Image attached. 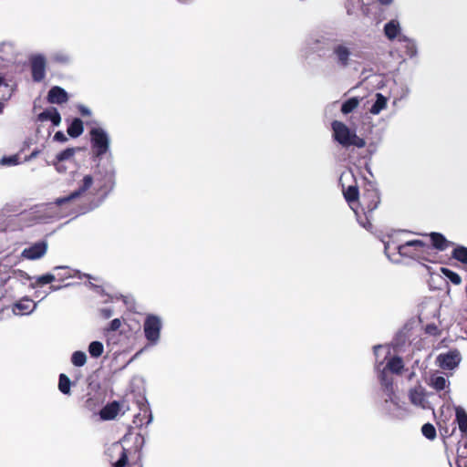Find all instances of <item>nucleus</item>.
<instances>
[{"mask_svg": "<svg viewBox=\"0 0 467 467\" xmlns=\"http://www.w3.org/2000/svg\"><path fill=\"white\" fill-rule=\"evenodd\" d=\"M61 287H62V286H55V285H51L50 289H51L52 291H57V290H59Z\"/></svg>", "mask_w": 467, "mask_h": 467, "instance_id": "55", "label": "nucleus"}, {"mask_svg": "<svg viewBox=\"0 0 467 467\" xmlns=\"http://www.w3.org/2000/svg\"><path fill=\"white\" fill-rule=\"evenodd\" d=\"M112 450L119 451L120 457L114 463V467H125L128 462V455L125 448H123L119 442L112 444Z\"/></svg>", "mask_w": 467, "mask_h": 467, "instance_id": "31", "label": "nucleus"}, {"mask_svg": "<svg viewBox=\"0 0 467 467\" xmlns=\"http://www.w3.org/2000/svg\"><path fill=\"white\" fill-rule=\"evenodd\" d=\"M7 268V265H5V264H0V272H2L3 270H5Z\"/></svg>", "mask_w": 467, "mask_h": 467, "instance_id": "54", "label": "nucleus"}, {"mask_svg": "<svg viewBox=\"0 0 467 467\" xmlns=\"http://www.w3.org/2000/svg\"><path fill=\"white\" fill-rule=\"evenodd\" d=\"M83 130V121L78 118L74 119L67 127V134L72 138L79 137Z\"/></svg>", "mask_w": 467, "mask_h": 467, "instance_id": "27", "label": "nucleus"}, {"mask_svg": "<svg viewBox=\"0 0 467 467\" xmlns=\"http://www.w3.org/2000/svg\"><path fill=\"white\" fill-rule=\"evenodd\" d=\"M4 298L15 299L26 291V284L31 277L22 270H10L7 277H0Z\"/></svg>", "mask_w": 467, "mask_h": 467, "instance_id": "5", "label": "nucleus"}, {"mask_svg": "<svg viewBox=\"0 0 467 467\" xmlns=\"http://www.w3.org/2000/svg\"><path fill=\"white\" fill-rule=\"evenodd\" d=\"M119 411V404L113 401L106 405L99 412L100 418L105 420H113Z\"/></svg>", "mask_w": 467, "mask_h": 467, "instance_id": "22", "label": "nucleus"}, {"mask_svg": "<svg viewBox=\"0 0 467 467\" xmlns=\"http://www.w3.org/2000/svg\"><path fill=\"white\" fill-rule=\"evenodd\" d=\"M452 256L462 262V264L467 265V248L464 246H458L453 250Z\"/></svg>", "mask_w": 467, "mask_h": 467, "instance_id": "36", "label": "nucleus"}, {"mask_svg": "<svg viewBox=\"0 0 467 467\" xmlns=\"http://www.w3.org/2000/svg\"><path fill=\"white\" fill-rule=\"evenodd\" d=\"M75 152H76V150L74 148H67V149L62 150L61 152H59L57 155L56 160L58 162H62L64 161L70 160L74 156Z\"/></svg>", "mask_w": 467, "mask_h": 467, "instance_id": "39", "label": "nucleus"}, {"mask_svg": "<svg viewBox=\"0 0 467 467\" xmlns=\"http://www.w3.org/2000/svg\"><path fill=\"white\" fill-rule=\"evenodd\" d=\"M71 362L76 367H83L87 362V355L83 351H75L71 357Z\"/></svg>", "mask_w": 467, "mask_h": 467, "instance_id": "34", "label": "nucleus"}, {"mask_svg": "<svg viewBox=\"0 0 467 467\" xmlns=\"http://www.w3.org/2000/svg\"><path fill=\"white\" fill-rule=\"evenodd\" d=\"M162 321L160 317L148 315L144 320L143 332L150 345H157L161 337Z\"/></svg>", "mask_w": 467, "mask_h": 467, "instance_id": "8", "label": "nucleus"}, {"mask_svg": "<svg viewBox=\"0 0 467 467\" xmlns=\"http://www.w3.org/2000/svg\"><path fill=\"white\" fill-rule=\"evenodd\" d=\"M36 303H34L31 299L24 297L14 305L13 313L16 315H27L32 313L36 308Z\"/></svg>", "mask_w": 467, "mask_h": 467, "instance_id": "15", "label": "nucleus"}, {"mask_svg": "<svg viewBox=\"0 0 467 467\" xmlns=\"http://www.w3.org/2000/svg\"><path fill=\"white\" fill-rule=\"evenodd\" d=\"M404 367L403 361L400 357H393L390 358L387 364L382 368V369L379 368V379L381 382V375L382 373L386 372V375L388 377H391L389 375V372L393 374H400Z\"/></svg>", "mask_w": 467, "mask_h": 467, "instance_id": "14", "label": "nucleus"}, {"mask_svg": "<svg viewBox=\"0 0 467 467\" xmlns=\"http://www.w3.org/2000/svg\"><path fill=\"white\" fill-rule=\"evenodd\" d=\"M13 53V46L10 43H0V58L8 60V56Z\"/></svg>", "mask_w": 467, "mask_h": 467, "instance_id": "40", "label": "nucleus"}, {"mask_svg": "<svg viewBox=\"0 0 467 467\" xmlns=\"http://www.w3.org/2000/svg\"><path fill=\"white\" fill-rule=\"evenodd\" d=\"M50 60L53 63L67 65L71 62V57L67 51L57 50L51 53Z\"/></svg>", "mask_w": 467, "mask_h": 467, "instance_id": "28", "label": "nucleus"}, {"mask_svg": "<svg viewBox=\"0 0 467 467\" xmlns=\"http://www.w3.org/2000/svg\"><path fill=\"white\" fill-rule=\"evenodd\" d=\"M422 435L428 440H434L436 438V430L431 423H425L421 427Z\"/></svg>", "mask_w": 467, "mask_h": 467, "instance_id": "38", "label": "nucleus"}, {"mask_svg": "<svg viewBox=\"0 0 467 467\" xmlns=\"http://www.w3.org/2000/svg\"><path fill=\"white\" fill-rule=\"evenodd\" d=\"M78 109L82 116H90L91 115V110L84 105H78Z\"/></svg>", "mask_w": 467, "mask_h": 467, "instance_id": "46", "label": "nucleus"}, {"mask_svg": "<svg viewBox=\"0 0 467 467\" xmlns=\"http://www.w3.org/2000/svg\"><path fill=\"white\" fill-rule=\"evenodd\" d=\"M401 43H404V50L406 55L410 58L416 57L418 56V47L414 39L406 36H400Z\"/></svg>", "mask_w": 467, "mask_h": 467, "instance_id": "23", "label": "nucleus"}, {"mask_svg": "<svg viewBox=\"0 0 467 467\" xmlns=\"http://www.w3.org/2000/svg\"><path fill=\"white\" fill-rule=\"evenodd\" d=\"M441 272L444 275V276L452 284L458 285L462 283V278L457 273L448 268H441Z\"/></svg>", "mask_w": 467, "mask_h": 467, "instance_id": "37", "label": "nucleus"}, {"mask_svg": "<svg viewBox=\"0 0 467 467\" xmlns=\"http://www.w3.org/2000/svg\"><path fill=\"white\" fill-rule=\"evenodd\" d=\"M381 5H390L393 0H378Z\"/></svg>", "mask_w": 467, "mask_h": 467, "instance_id": "50", "label": "nucleus"}, {"mask_svg": "<svg viewBox=\"0 0 467 467\" xmlns=\"http://www.w3.org/2000/svg\"><path fill=\"white\" fill-rule=\"evenodd\" d=\"M364 53L358 45L348 39L335 40L331 46V57L340 68H347L357 59L363 58Z\"/></svg>", "mask_w": 467, "mask_h": 467, "instance_id": "4", "label": "nucleus"}, {"mask_svg": "<svg viewBox=\"0 0 467 467\" xmlns=\"http://www.w3.org/2000/svg\"><path fill=\"white\" fill-rule=\"evenodd\" d=\"M56 170L58 172H64L66 171V167L61 162H55Z\"/></svg>", "mask_w": 467, "mask_h": 467, "instance_id": "49", "label": "nucleus"}, {"mask_svg": "<svg viewBox=\"0 0 467 467\" xmlns=\"http://www.w3.org/2000/svg\"><path fill=\"white\" fill-rule=\"evenodd\" d=\"M5 109V102L0 101V114L4 111Z\"/></svg>", "mask_w": 467, "mask_h": 467, "instance_id": "53", "label": "nucleus"}, {"mask_svg": "<svg viewBox=\"0 0 467 467\" xmlns=\"http://www.w3.org/2000/svg\"><path fill=\"white\" fill-rule=\"evenodd\" d=\"M379 410L385 417L393 420H403L410 415L406 402L401 400L393 385V378L386 372L381 375Z\"/></svg>", "mask_w": 467, "mask_h": 467, "instance_id": "3", "label": "nucleus"}, {"mask_svg": "<svg viewBox=\"0 0 467 467\" xmlns=\"http://www.w3.org/2000/svg\"><path fill=\"white\" fill-rule=\"evenodd\" d=\"M361 99L353 97L343 102L341 106V112L345 115L354 111L359 105Z\"/></svg>", "mask_w": 467, "mask_h": 467, "instance_id": "30", "label": "nucleus"}, {"mask_svg": "<svg viewBox=\"0 0 467 467\" xmlns=\"http://www.w3.org/2000/svg\"><path fill=\"white\" fill-rule=\"evenodd\" d=\"M344 197H345L346 201L349 203V206L351 207V209L353 211L357 210L353 206V203L355 202H357L358 199V188L356 186H348L344 191Z\"/></svg>", "mask_w": 467, "mask_h": 467, "instance_id": "29", "label": "nucleus"}, {"mask_svg": "<svg viewBox=\"0 0 467 467\" xmlns=\"http://www.w3.org/2000/svg\"><path fill=\"white\" fill-rule=\"evenodd\" d=\"M73 276H78V278H82L83 276H85V277H87L88 279L96 280V278L92 277L90 275H88V274L81 275L80 272H78V271H75L74 275H72L70 273L62 274V275H58V279L59 280H64V279H67V278H70V277H73Z\"/></svg>", "mask_w": 467, "mask_h": 467, "instance_id": "43", "label": "nucleus"}, {"mask_svg": "<svg viewBox=\"0 0 467 467\" xmlns=\"http://www.w3.org/2000/svg\"><path fill=\"white\" fill-rule=\"evenodd\" d=\"M56 279V275L53 274H46L43 275H39L36 277L37 285H43L46 284H49Z\"/></svg>", "mask_w": 467, "mask_h": 467, "instance_id": "42", "label": "nucleus"}, {"mask_svg": "<svg viewBox=\"0 0 467 467\" xmlns=\"http://www.w3.org/2000/svg\"><path fill=\"white\" fill-rule=\"evenodd\" d=\"M410 232L399 230L391 233L384 241V252L388 258L400 263V257L422 261H432V248L428 243L420 239H409Z\"/></svg>", "mask_w": 467, "mask_h": 467, "instance_id": "2", "label": "nucleus"}, {"mask_svg": "<svg viewBox=\"0 0 467 467\" xmlns=\"http://www.w3.org/2000/svg\"><path fill=\"white\" fill-rule=\"evenodd\" d=\"M40 121H51L54 126H58L61 122V117L57 109L51 108L44 110L38 115Z\"/></svg>", "mask_w": 467, "mask_h": 467, "instance_id": "20", "label": "nucleus"}, {"mask_svg": "<svg viewBox=\"0 0 467 467\" xmlns=\"http://www.w3.org/2000/svg\"><path fill=\"white\" fill-rule=\"evenodd\" d=\"M76 183L77 187L72 192L41 207V214L38 215L40 222L85 213L86 210L81 208L85 201L99 192H108L113 189L115 170L110 165L103 173L99 171L95 175L78 174Z\"/></svg>", "mask_w": 467, "mask_h": 467, "instance_id": "1", "label": "nucleus"}, {"mask_svg": "<svg viewBox=\"0 0 467 467\" xmlns=\"http://www.w3.org/2000/svg\"><path fill=\"white\" fill-rule=\"evenodd\" d=\"M12 96V90L11 89H8V94L6 97L4 98V100L6 101L8 100Z\"/></svg>", "mask_w": 467, "mask_h": 467, "instance_id": "52", "label": "nucleus"}, {"mask_svg": "<svg viewBox=\"0 0 467 467\" xmlns=\"http://www.w3.org/2000/svg\"><path fill=\"white\" fill-rule=\"evenodd\" d=\"M462 360V355L458 349H451L441 353L437 358V365L442 369L452 370L457 368Z\"/></svg>", "mask_w": 467, "mask_h": 467, "instance_id": "9", "label": "nucleus"}, {"mask_svg": "<svg viewBox=\"0 0 467 467\" xmlns=\"http://www.w3.org/2000/svg\"><path fill=\"white\" fill-rule=\"evenodd\" d=\"M356 216H357V220L358 222V223L365 229H367L368 231H371L372 228H373V225L370 222V214L372 213H368L367 211H364V213H365V219H363L358 213L357 210L354 211Z\"/></svg>", "mask_w": 467, "mask_h": 467, "instance_id": "32", "label": "nucleus"}, {"mask_svg": "<svg viewBox=\"0 0 467 467\" xmlns=\"http://www.w3.org/2000/svg\"><path fill=\"white\" fill-rule=\"evenodd\" d=\"M379 202L380 197L378 190L369 189L362 194L360 205L362 206L363 211L373 213V211L378 208Z\"/></svg>", "mask_w": 467, "mask_h": 467, "instance_id": "11", "label": "nucleus"}, {"mask_svg": "<svg viewBox=\"0 0 467 467\" xmlns=\"http://www.w3.org/2000/svg\"><path fill=\"white\" fill-rule=\"evenodd\" d=\"M430 386L437 391L444 390L449 387L447 379L439 374H433L430 378Z\"/></svg>", "mask_w": 467, "mask_h": 467, "instance_id": "25", "label": "nucleus"}, {"mask_svg": "<svg viewBox=\"0 0 467 467\" xmlns=\"http://www.w3.org/2000/svg\"><path fill=\"white\" fill-rule=\"evenodd\" d=\"M47 251V243L41 241L33 244L22 251V257L27 260H37L42 258Z\"/></svg>", "mask_w": 467, "mask_h": 467, "instance_id": "12", "label": "nucleus"}, {"mask_svg": "<svg viewBox=\"0 0 467 467\" xmlns=\"http://www.w3.org/2000/svg\"><path fill=\"white\" fill-rule=\"evenodd\" d=\"M4 86L5 88H8V86L6 84H5L4 82V78L0 76V88Z\"/></svg>", "mask_w": 467, "mask_h": 467, "instance_id": "51", "label": "nucleus"}, {"mask_svg": "<svg viewBox=\"0 0 467 467\" xmlns=\"http://www.w3.org/2000/svg\"><path fill=\"white\" fill-rule=\"evenodd\" d=\"M333 138L343 147L355 146L363 148L366 145L365 140L359 138L354 130H351L345 123L334 120L331 124Z\"/></svg>", "mask_w": 467, "mask_h": 467, "instance_id": "7", "label": "nucleus"}, {"mask_svg": "<svg viewBox=\"0 0 467 467\" xmlns=\"http://www.w3.org/2000/svg\"><path fill=\"white\" fill-rule=\"evenodd\" d=\"M375 101L372 104L369 112L372 115H379L383 109L387 108L388 99L381 93L375 94Z\"/></svg>", "mask_w": 467, "mask_h": 467, "instance_id": "24", "label": "nucleus"}, {"mask_svg": "<svg viewBox=\"0 0 467 467\" xmlns=\"http://www.w3.org/2000/svg\"><path fill=\"white\" fill-rule=\"evenodd\" d=\"M376 357V368L379 370L383 361L390 355V348L385 345H377L373 348Z\"/></svg>", "mask_w": 467, "mask_h": 467, "instance_id": "21", "label": "nucleus"}, {"mask_svg": "<svg viewBox=\"0 0 467 467\" xmlns=\"http://www.w3.org/2000/svg\"><path fill=\"white\" fill-rule=\"evenodd\" d=\"M70 379L65 374H60L58 381V389L63 394L70 393Z\"/></svg>", "mask_w": 467, "mask_h": 467, "instance_id": "35", "label": "nucleus"}, {"mask_svg": "<svg viewBox=\"0 0 467 467\" xmlns=\"http://www.w3.org/2000/svg\"><path fill=\"white\" fill-rule=\"evenodd\" d=\"M54 140L58 142H66L67 138L62 131H57L54 135Z\"/></svg>", "mask_w": 467, "mask_h": 467, "instance_id": "45", "label": "nucleus"}, {"mask_svg": "<svg viewBox=\"0 0 467 467\" xmlns=\"http://www.w3.org/2000/svg\"><path fill=\"white\" fill-rule=\"evenodd\" d=\"M431 241V248H435L440 251L446 250L449 246H451L452 244L448 241L441 234L439 233H431L430 234ZM434 255V253L432 252V256Z\"/></svg>", "mask_w": 467, "mask_h": 467, "instance_id": "18", "label": "nucleus"}, {"mask_svg": "<svg viewBox=\"0 0 467 467\" xmlns=\"http://www.w3.org/2000/svg\"><path fill=\"white\" fill-rule=\"evenodd\" d=\"M100 313L104 318H109L113 315V310L111 308L105 307L100 310Z\"/></svg>", "mask_w": 467, "mask_h": 467, "instance_id": "47", "label": "nucleus"}, {"mask_svg": "<svg viewBox=\"0 0 467 467\" xmlns=\"http://www.w3.org/2000/svg\"><path fill=\"white\" fill-rule=\"evenodd\" d=\"M456 421L462 434L467 433V412L460 406L455 407Z\"/></svg>", "mask_w": 467, "mask_h": 467, "instance_id": "26", "label": "nucleus"}, {"mask_svg": "<svg viewBox=\"0 0 467 467\" xmlns=\"http://www.w3.org/2000/svg\"><path fill=\"white\" fill-rule=\"evenodd\" d=\"M89 127L90 145L93 154L98 158L110 153V136L96 120L86 122Z\"/></svg>", "mask_w": 467, "mask_h": 467, "instance_id": "6", "label": "nucleus"}, {"mask_svg": "<svg viewBox=\"0 0 467 467\" xmlns=\"http://www.w3.org/2000/svg\"><path fill=\"white\" fill-rule=\"evenodd\" d=\"M409 92H410V89H409L408 88H406L404 89L403 96H402L401 98H403V97L407 96V95L409 94Z\"/></svg>", "mask_w": 467, "mask_h": 467, "instance_id": "56", "label": "nucleus"}, {"mask_svg": "<svg viewBox=\"0 0 467 467\" xmlns=\"http://www.w3.org/2000/svg\"><path fill=\"white\" fill-rule=\"evenodd\" d=\"M103 344L99 341H92L88 346V352L93 358L100 357L103 353Z\"/></svg>", "mask_w": 467, "mask_h": 467, "instance_id": "33", "label": "nucleus"}, {"mask_svg": "<svg viewBox=\"0 0 467 467\" xmlns=\"http://www.w3.org/2000/svg\"><path fill=\"white\" fill-rule=\"evenodd\" d=\"M65 268H66L65 266H56V267L54 268V270L56 271V270L65 269Z\"/></svg>", "mask_w": 467, "mask_h": 467, "instance_id": "57", "label": "nucleus"}, {"mask_svg": "<svg viewBox=\"0 0 467 467\" xmlns=\"http://www.w3.org/2000/svg\"><path fill=\"white\" fill-rule=\"evenodd\" d=\"M47 99L52 104H62L68 100V96L64 88L55 86L48 91Z\"/></svg>", "mask_w": 467, "mask_h": 467, "instance_id": "16", "label": "nucleus"}, {"mask_svg": "<svg viewBox=\"0 0 467 467\" xmlns=\"http://www.w3.org/2000/svg\"><path fill=\"white\" fill-rule=\"evenodd\" d=\"M39 153H40V151L38 150H33L31 152V154L26 158V161H30V160H33V159L36 158Z\"/></svg>", "mask_w": 467, "mask_h": 467, "instance_id": "48", "label": "nucleus"}, {"mask_svg": "<svg viewBox=\"0 0 467 467\" xmlns=\"http://www.w3.org/2000/svg\"><path fill=\"white\" fill-rule=\"evenodd\" d=\"M409 399L413 405L422 409H425L428 403L421 387L410 389Z\"/></svg>", "mask_w": 467, "mask_h": 467, "instance_id": "17", "label": "nucleus"}, {"mask_svg": "<svg viewBox=\"0 0 467 467\" xmlns=\"http://www.w3.org/2000/svg\"><path fill=\"white\" fill-rule=\"evenodd\" d=\"M383 31L385 36L390 41L398 39V41L400 42V36H406L405 35L402 34V28L398 19H391L390 21L386 23Z\"/></svg>", "mask_w": 467, "mask_h": 467, "instance_id": "13", "label": "nucleus"}, {"mask_svg": "<svg viewBox=\"0 0 467 467\" xmlns=\"http://www.w3.org/2000/svg\"><path fill=\"white\" fill-rule=\"evenodd\" d=\"M32 78L35 82L42 81L46 77L47 61L41 54L33 55L30 57Z\"/></svg>", "mask_w": 467, "mask_h": 467, "instance_id": "10", "label": "nucleus"}, {"mask_svg": "<svg viewBox=\"0 0 467 467\" xmlns=\"http://www.w3.org/2000/svg\"><path fill=\"white\" fill-rule=\"evenodd\" d=\"M0 164L3 166H15L19 164L18 156L12 155L8 157H3L0 161Z\"/></svg>", "mask_w": 467, "mask_h": 467, "instance_id": "41", "label": "nucleus"}, {"mask_svg": "<svg viewBox=\"0 0 467 467\" xmlns=\"http://www.w3.org/2000/svg\"><path fill=\"white\" fill-rule=\"evenodd\" d=\"M121 326V321L119 318L113 319L108 327V331H117Z\"/></svg>", "mask_w": 467, "mask_h": 467, "instance_id": "44", "label": "nucleus"}, {"mask_svg": "<svg viewBox=\"0 0 467 467\" xmlns=\"http://www.w3.org/2000/svg\"><path fill=\"white\" fill-rule=\"evenodd\" d=\"M140 412L135 416L134 423L137 425H142L143 424L142 418L147 420H146L147 425L151 423V421L153 420V416H152V413H151V410L150 409L148 402L144 401V402L140 403Z\"/></svg>", "mask_w": 467, "mask_h": 467, "instance_id": "19", "label": "nucleus"}]
</instances>
